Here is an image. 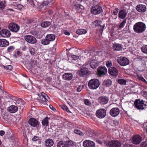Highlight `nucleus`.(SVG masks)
Returning <instances> with one entry per match:
<instances>
[{
  "label": "nucleus",
  "mask_w": 147,
  "mask_h": 147,
  "mask_svg": "<svg viewBox=\"0 0 147 147\" xmlns=\"http://www.w3.org/2000/svg\"><path fill=\"white\" fill-rule=\"evenodd\" d=\"M134 31L137 33H141L146 29L145 24L141 22H139L135 24L134 26Z\"/></svg>",
  "instance_id": "f257e3e1"
},
{
  "label": "nucleus",
  "mask_w": 147,
  "mask_h": 147,
  "mask_svg": "<svg viewBox=\"0 0 147 147\" xmlns=\"http://www.w3.org/2000/svg\"><path fill=\"white\" fill-rule=\"evenodd\" d=\"M55 38V36L52 34H49L47 35L45 38L41 40V43L44 45L49 44L51 42L53 41Z\"/></svg>",
  "instance_id": "f03ea898"
},
{
  "label": "nucleus",
  "mask_w": 147,
  "mask_h": 147,
  "mask_svg": "<svg viewBox=\"0 0 147 147\" xmlns=\"http://www.w3.org/2000/svg\"><path fill=\"white\" fill-rule=\"evenodd\" d=\"M100 82L98 80L94 78L90 80L88 83L89 88L94 90L97 89L100 85Z\"/></svg>",
  "instance_id": "7ed1b4c3"
},
{
  "label": "nucleus",
  "mask_w": 147,
  "mask_h": 147,
  "mask_svg": "<svg viewBox=\"0 0 147 147\" xmlns=\"http://www.w3.org/2000/svg\"><path fill=\"white\" fill-rule=\"evenodd\" d=\"M136 107L138 109L143 110L146 108V105L144 104L143 100H140L138 99L136 100L134 102Z\"/></svg>",
  "instance_id": "20e7f679"
},
{
  "label": "nucleus",
  "mask_w": 147,
  "mask_h": 147,
  "mask_svg": "<svg viewBox=\"0 0 147 147\" xmlns=\"http://www.w3.org/2000/svg\"><path fill=\"white\" fill-rule=\"evenodd\" d=\"M91 12L94 15H97L100 13L102 11V7L99 5H94L91 8Z\"/></svg>",
  "instance_id": "39448f33"
},
{
  "label": "nucleus",
  "mask_w": 147,
  "mask_h": 147,
  "mask_svg": "<svg viewBox=\"0 0 147 147\" xmlns=\"http://www.w3.org/2000/svg\"><path fill=\"white\" fill-rule=\"evenodd\" d=\"M24 39L26 42L29 43L35 44L36 42V38L33 36L28 35L24 37Z\"/></svg>",
  "instance_id": "423d86ee"
},
{
  "label": "nucleus",
  "mask_w": 147,
  "mask_h": 147,
  "mask_svg": "<svg viewBox=\"0 0 147 147\" xmlns=\"http://www.w3.org/2000/svg\"><path fill=\"white\" fill-rule=\"evenodd\" d=\"M8 28L11 31L16 32L19 30V27L18 25L15 23H11L8 26Z\"/></svg>",
  "instance_id": "0eeeda50"
},
{
  "label": "nucleus",
  "mask_w": 147,
  "mask_h": 147,
  "mask_svg": "<svg viewBox=\"0 0 147 147\" xmlns=\"http://www.w3.org/2000/svg\"><path fill=\"white\" fill-rule=\"evenodd\" d=\"M118 62L121 65L125 66L129 64V61L126 58L123 57H121L118 60Z\"/></svg>",
  "instance_id": "6e6552de"
},
{
  "label": "nucleus",
  "mask_w": 147,
  "mask_h": 147,
  "mask_svg": "<svg viewBox=\"0 0 147 147\" xmlns=\"http://www.w3.org/2000/svg\"><path fill=\"white\" fill-rule=\"evenodd\" d=\"M106 115V110L103 109H101L97 111L96 112V116L99 118H104Z\"/></svg>",
  "instance_id": "1a4fd4ad"
},
{
  "label": "nucleus",
  "mask_w": 147,
  "mask_h": 147,
  "mask_svg": "<svg viewBox=\"0 0 147 147\" xmlns=\"http://www.w3.org/2000/svg\"><path fill=\"white\" fill-rule=\"evenodd\" d=\"M109 72L111 75L116 77L118 75L119 71L115 67H111L109 69Z\"/></svg>",
  "instance_id": "9d476101"
},
{
  "label": "nucleus",
  "mask_w": 147,
  "mask_h": 147,
  "mask_svg": "<svg viewBox=\"0 0 147 147\" xmlns=\"http://www.w3.org/2000/svg\"><path fill=\"white\" fill-rule=\"evenodd\" d=\"M107 71V69L105 67L101 66L97 69L98 74L99 76L105 74Z\"/></svg>",
  "instance_id": "9b49d317"
},
{
  "label": "nucleus",
  "mask_w": 147,
  "mask_h": 147,
  "mask_svg": "<svg viewBox=\"0 0 147 147\" xmlns=\"http://www.w3.org/2000/svg\"><path fill=\"white\" fill-rule=\"evenodd\" d=\"M108 144L110 147H120L121 146V143L118 140H112Z\"/></svg>",
  "instance_id": "f8f14e48"
},
{
  "label": "nucleus",
  "mask_w": 147,
  "mask_h": 147,
  "mask_svg": "<svg viewBox=\"0 0 147 147\" xmlns=\"http://www.w3.org/2000/svg\"><path fill=\"white\" fill-rule=\"evenodd\" d=\"M141 136L139 135H136L133 137L132 142L134 144H138L141 142Z\"/></svg>",
  "instance_id": "ddd939ff"
},
{
  "label": "nucleus",
  "mask_w": 147,
  "mask_h": 147,
  "mask_svg": "<svg viewBox=\"0 0 147 147\" xmlns=\"http://www.w3.org/2000/svg\"><path fill=\"white\" fill-rule=\"evenodd\" d=\"M109 99L106 96H102L98 98V101L101 105L107 104L108 102Z\"/></svg>",
  "instance_id": "4468645a"
},
{
  "label": "nucleus",
  "mask_w": 147,
  "mask_h": 147,
  "mask_svg": "<svg viewBox=\"0 0 147 147\" xmlns=\"http://www.w3.org/2000/svg\"><path fill=\"white\" fill-rule=\"evenodd\" d=\"M0 34L3 37L7 38L10 36L11 33L9 30L6 29H3L0 31Z\"/></svg>",
  "instance_id": "2eb2a0df"
},
{
  "label": "nucleus",
  "mask_w": 147,
  "mask_h": 147,
  "mask_svg": "<svg viewBox=\"0 0 147 147\" xmlns=\"http://www.w3.org/2000/svg\"><path fill=\"white\" fill-rule=\"evenodd\" d=\"M136 8L137 11L140 12H144L146 10V5L143 4L138 5Z\"/></svg>",
  "instance_id": "dca6fc26"
},
{
  "label": "nucleus",
  "mask_w": 147,
  "mask_h": 147,
  "mask_svg": "<svg viewBox=\"0 0 147 147\" xmlns=\"http://www.w3.org/2000/svg\"><path fill=\"white\" fill-rule=\"evenodd\" d=\"M83 146L84 147H94L95 143L93 141L89 140H86L83 143Z\"/></svg>",
  "instance_id": "f3484780"
},
{
  "label": "nucleus",
  "mask_w": 147,
  "mask_h": 147,
  "mask_svg": "<svg viewBox=\"0 0 147 147\" xmlns=\"http://www.w3.org/2000/svg\"><path fill=\"white\" fill-rule=\"evenodd\" d=\"M120 111L117 108H114L112 109L110 111V115L112 117H116L119 113Z\"/></svg>",
  "instance_id": "a211bd4d"
},
{
  "label": "nucleus",
  "mask_w": 147,
  "mask_h": 147,
  "mask_svg": "<svg viewBox=\"0 0 147 147\" xmlns=\"http://www.w3.org/2000/svg\"><path fill=\"white\" fill-rule=\"evenodd\" d=\"M29 124L32 126L34 127H37L39 125V122L36 119L34 118H30L29 121Z\"/></svg>",
  "instance_id": "6ab92c4d"
},
{
  "label": "nucleus",
  "mask_w": 147,
  "mask_h": 147,
  "mask_svg": "<svg viewBox=\"0 0 147 147\" xmlns=\"http://www.w3.org/2000/svg\"><path fill=\"white\" fill-rule=\"evenodd\" d=\"M73 78L72 74L70 73H66L62 75V78L64 80H70Z\"/></svg>",
  "instance_id": "aec40b11"
},
{
  "label": "nucleus",
  "mask_w": 147,
  "mask_h": 147,
  "mask_svg": "<svg viewBox=\"0 0 147 147\" xmlns=\"http://www.w3.org/2000/svg\"><path fill=\"white\" fill-rule=\"evenodd\" d=\"M127 15V12L125 10H122L119 13L118 17L120 19H124L125 18Z\"/></svg>",
  "instance_id": "412c9836"
},
{
  "label": "nucleus",
  "mask_w": 147,
  "mask_h": 147,
  "mask_svg": "<svg viewBox=\"0 0 147 147\" xmlns=\"http://www.w3.org/2000/svg\"><path fill=\"white\" fill-rule=\"evenodd\" d=\"M93 58L90 63V66L91 68L94 69L96 68L98 66V63H99L97 60H95Z\"/></svg>",
  "instance_id": "4be33fe9"
},
{
  "label": "nucleus",
  "mask_w": 147,
  "mask_h": 147,
  "mask_svg": "<svg viewBox=\"0 0 147 147\" xmlns=\"http://www.w3.org/2000/svg\"><path fill=\"white\" fill-rule=\"evenodd\" d=\"M39 96L40 100L43 102H46L49 98L48 96L44 92L41 93V95Z\"/></svg>",
  "instance_id": "5701e85b"
},
{
  "label": "nucleus",
  "mask_w": 147,
  "mask_h": 147,
  "mask_svg": "<svg viewBox=\"0 0 147 147\" xmlns=\"http://www.w3.org/2000/svg\"><path fill=\"white\" fill-rule=\"evenodd\" d=\"M95 23H96L97 24V26L100 29V32L102 33L103 30V29L105 27L104 24H102V22L100 20H97L95 21Z\"/></svg>",
  "instance_id": "b1692460"
},
{
  "label": "nucleus",
  "mask_w": 147,
  "mask_h": 147,
  "mask_svg": "<svg viewBox=\"0 0 147 147\" xmlns=\"http://www.w3.org/2000/svg\"><path fill=\"white\" fill-rule=\"evenodd\" d=\"M8 110L11 113H14L16 112L18 110L17 106L15 105H11L8 108Z\"/></svg>",
  "instance_id": "393cba45"
},
{
  "label": "nucleus",
  "mask_w": 147,
  "mask_h": 147,
  "mask_svg": "<svg viewBox=\"0 0 147 147\" xmlns=\"http://www.w3.org/2000/svg\"><path fill=\"white\" fill-rule=\"evenodd\" d=\"M14 103L18 106H20L24 105V102L23 100L20 98L16 99L14 100Z\"/></svg>",
  "instance_id": "a878e982"
},
{
  "label": "nucleus",
  "mask_w": 147,
  "mask_h": 147,
  "mask_svg": "<svg viewBox=\"0 0 147 147\" xmlns=\"http://www.w3.org/2000/svg\"><path fill=\"white\" fill-rule=\"evenodd\" d=\"M58 147H68V143L67 141H60L57 144Z\"/></svg>",
  "instance_id": "bb28decb"
},
{
  "label": "nucleus",
  "mask_w": 147,
  "mask_h": 147,
  "mask_svg": "<svg viewBox=\"0 0 147 147\" xmlns=\"http://www.w3.org/2000/svg\"><path fill=\"white\" fill-rule=\"evenodd\" d=\"M122 46L118 43H115L113 45V49L114 50L116 51H119L122 50Z\"/></svg>",
  "instance_id": "cd10ccee"
},
{
  "label": "nucleus",
  "mask_w": 147,
  "mask_h": 147,
  "mask_svg": "<svg viewBox=\"0 0 147 147\" xmlns=\"http://www.w3.org/2000/svg\"><path fill=\"white\" fill-rule=\"evenodd\" d=\"M9 45L8 41L5 39H0V46L1 47H5Z\"/></svg>",
  "instance_id": "c85d7f7f"
},
{
  "label": "nucleus",
  "mask_w": 147,
  "mask_h": 147,
  "mask_svg": "<svg viewBox=\"0 0 147 147\" xmlns=\"http://www.w3.org/2000/svg\"><path fill=\"white\" fill-rule=\"evenodd\" d=\"M53 144V141L50 139H47L45 142V145L46 147H50L52 146Z\"/></svg>",
  "instance_id": "c756f323"
},
{
  "label": "nucleus",
  "mask_w": 147,
  "mask_h": 147,
  "mask_svg": "<svg viewBox=\"0 0 147 147\" xmlns=\"http://www.w3.org/2000/svg\"><path fill=\"white\" fill-rule=\"evenodd\" d=\"M87 73V68H82L79 71V74L81 76H83L86 74Z\"/></svg>",
  "instance_id": "7c9ffc66"
},
{
  "label": "nucleus",
  "mask_w": 147,
  "mask_h": 147,
  "mask_svg": "<svg viewBox=\"0 0 147 147\" xmlns=\"http://www.w3.org/2000/svg\"><path fill=\"white\" fill-rule=\"evenodd\" d=\"M49 119L48 117H46L42 120V125L45 127L48 126L49 121L48 119Z\"/></svg>",
  "instance_id": "2f4dec72"
},
{
  "label": "nucleus",
  "mask_w": 147,
  "mask_h": 147,
  "mask_svg": "<svg viewBox=\"0 0 147 147\" xmlns=\"http://www.w3.org/2000/svg\"><path fill=\"white\" fill-rule=\"evenodd\" d=\"M87 30L84 29H80L76 31V33L77 34L79 35L84 34L87 32Z\"/></svg>",
  "instance_id": "473e14b6"
},
{
  "label": "nucleus",
  "mask_w": 147,
  "mask_h": 147,
  "mask_svg": "<svg viewBox=\"0 0 147 147\" xmlns=\"http://www.w3.org/2000/svg\"><path fill=\"white\" fill-rule=\"evenodd\" d=\"M69 59L72 61H76L79 59V56L78 55L71 54L69 56Z\"/></svg>",
  "instance_id": "72a5a7b5"
},
{
  "label": "nucleus",
  "mask_w": 147,
  "mask_h": 147,
  "mask_svg": "<svg viewBox=\"0 0 147 147\" xmlns=\"http://www.w3.org/2000/svg\"><path fill=\"white\" fill-rule=\"evenodd\" d=\"M112 84V81L110 79L105 80L103 82V85L106 86H109Z\"/></svg>",
  "instance_id": "f704fd0d"
},
{
  "label": "nucleus",
  "mask_w": 147,
  "mask_h": 147,
  "mask_svg": "<svg viewBox=\"0 0 147 147\" xmlns=\"http://www.w3.org/2000/svg\"><path fill=\"white\" fill-rule=\"evenodd\" d=\"M51 24V22H49L44 21L41 23V26L43 28H46L50 25Z\"/></svg>",
  "instance_id": "c9c22d12"
},
{
  "label": "nucleus",
  "mask_w": 147,
  "mask_h": 147,
  "mask_svg": "<svg viewBox=\"0 0 147 147\" xmlns=\"http://www.w3.org/2000/svg\"><path fill=\"white\" fill-rule=\"evenodd\" d=\"M28 49L30 54L32 55H34L35 53V50L34 48L30 46L29 47Z\"/></svg>",
  "instance_id": "e433bc0d"
},
{
  "label": "nucleus",
  "mask_w": 147,
  "mask_h": 147,
  "mask_svg": "<svg viewBox=\"0 0 147 147\" xmlns=\"http://www.w3.org/2000/svg\"><path fill=\"white\" fill-rule=\"evenodd\" d=\"M117 82L121 85H125L126 82V80L123 79H119L118 80Z\"/></svg>",
  "instance_id": "4c0bfd02"
},
{
  "label": "nucleus",
  "mask_w": 147,
  "mask_h": 147,
  "mask_svg": "<svg viewBox=\"0 0 147 147\" xmlns=\"http://www.w3.org/2000/svg\"><path fill=\"white\" fill-rule=\"evenodd\" d=\"M74 132L75 133L77 134H78L80 136H83L84 135L83 133L81 132L80 130L78 129H76L74 130Z\"/></svg>",
  "instance_id": "58836bf2"
},
{
  "label": "nucleus",
  "mask_w": 147,
  "mask_h": 147,
  "mask_svg": "<svg viewBox=\"0 0 147 147\" xmlns=\"http://www.w3.org/2000/svg\"><path fill=\"white\" fill-rule=\"evenodd\" d=\"M126 22V19H124L119 25V28H123L125 25Z\"/></svg>",
  "instance_id": "ea45409f"
},
{
  "label": "nucleus",
  "mask_w": 147,
  "mask_h": 147,
  "mask_svg": "<svg viewBox=\"0 0 147 147\" xmlns=\"http://www.w3.org/2000/svg\"><path fill=\"white\" fill-rule=\"evenodd\" d=\"M53 0H44L43 3L44 5H48L49 4L52 3Z\"/></svg>",
  "instance_id": "a19ab883"
},
{
  "label": "nucleus",
  "mask_w": 147,
  "mask_h": 147,
  "mask_svg": "<svg viewBox=\"0 0 147 147\" xmlns=\"http://www.w3.org/2000/svg\"><path fill=\"white\" fill-rule=\"evenodd\" d=\"M142 52L145 54H147V45H144L141 48Z\"/></svg>",
  "instance_id": "79ce46f5"
},
{
  "label": "nucleus",
  "mask_w": 147,
  "mask_h": 147,
  "mask_svg": "<svg viewBox=\"0 0 147 147\" xmlns=\"http://www.w3.org/2000/svg\"><path fill=\"white\" fill-rule=\"evenodd\" d=\"M138 78L139 80L147 84V81L142 76L138 75Z\"/></svg>",
  "instance_id": "37998d69"
},
{
  "label": "nucleus",
  "mask_w": 147,
  "mask_h": 147,
  "mask_svg": "<svg viewBox=\"0 0 147 147\" xmlns=\"http://www.w3.org/2000/svg\"><path fill=\"white\" fill-rule=\"evenodd\" d=\"M106 65L107 67H110L112 66V61L111 60H108L106 63Z\"/></svg>",
  "instance_id": "c03bdc74"
},
{
  "label": "nucleus",
  "mask_w": 147,
  "mask_h": 147,
  "mask_svg": "<svg viewBox=\"0 0 147 147\" xmlns=\"http://www.w3.org/2000/svg\"><path fill=\"white\" fill-rule=\"evenodd\" d=\"M10 116L7 115L6 113H5L3 116V119L6 121H9V117Z\"/></svg>",
  "instance_id": "a18cd8bd"
},
{
  "label": "nucleus",
  "mask_w": 147,
  "mask_h": 147,
  "mask_svg": "<svg viewBox=\"0 0 147 147\" xmlns=\"http://www.w3.org/2000/svg\"><path fill=\"white\" fill-rule=\"evenodd\" d=\"M84 102L85 104L88 106H90L91 102L88 99H85L84 100Z\"/></svg>",
  "instance_id": "49530a36"
},
{
  "label": "nucleus",
  "mask_w": 147,
  "mask_h": 147,
  "mask_svg": "<svg viewBox=\"0 0 147 147\" xmlns=\"http://www.w3.org/2000/svg\"><path fill=\"white\" fill-rule=\"evenodd\" d=\"M3 67L5 69L8 70H11L12 69V66L11 65H8L6 66L3 65Z\"/></svg>",
  "instance_id": "de8ad7c7"
},
{
  "label": "nucleus",
  "mask_w": 147,
  "mask_h": 147,
  "mask_svg": "<svg viewBox=\"0 0 147 147\" xmlns=\"http://www.w3.org/2000/svg\"><path fill=\"white\" fill-rule=\"evenodd\" d=\"M5 7V6L4 4L3 3L2 1L0 0V8L1 9H3Z\"/></svg>",
  "instance_id": "09e8293b"
},
{
  "label": "nucleus",
  "mask_w": 147,
  "mask_h": 147,
  "mask_svg": "<svg viewBox=\"0 0 147 147\" xmlns=\"http://www.w3.org/2000/svg\"><path fill=\"white\" fill-rule=\"evenodd\" d=\"M14 50V48L13 46H10L7 49L8 51L11 52Z\"/></svg>",
  "instance_id": "8fccbe9b"
},
{
  "label": "nucleus",
  "mask_w": 147,
  "mask_h": 147,
  "mask_svg": "<svg viewBox=\"0 0 147 147\" xmlns=\"http://www.w3.org/2000/svg\"><path fill=\"white\" fill-rule=\"evenodd\" d=\"M147 146L146 142H143L140 144V146L142 147H147Z\"/></svg>",
  "instance_id": "3c124183"
},
{
  "label": "nucleus",
  "mask_w": 147,
  "mask_h": 147,
  "mask_svg": "<svg viewBox=\"0 0 147 147\" xmlns=\"http://www.w3.org/2000/svg\"><path fill=\"white\" fill-rule=\"evenodd\" d=\"M117 11H113V13L115 15V17L113 18L114 20H115L117 19Z\"/></svg>",
  "instance_id": "603ef678"
},
{
  "label": "nucleus",
  "mask_w": 147,
  "mask_h": 147,
  "mask_svg": "<svg viewBox=\"0 0 147 147\" xmlns=\"http://www.w3.org/2000/svg\"><path fill=\"white\" fill-rule=\"evenodd\" d=\"M39 137L38 136H34L32 138V140L33 141H36L39 140Z\"/></svg>",
  "instance_id": "864d4df0"
},
{
  "label": "nucleus",
  "mask_w": 147,
  "mask_h": 147,
  "mask_svg": "<svg viewBox=\"0 0 147 147\" xmlns=\"http://www.w3.org/2000/svg\"><path fill=\"white\" fill-rule=\"evenodd\" d=\"M83 87L81 86H79L77 88V91L78 92H80Z\"/></svg>",
  "instance_id": "5fc2aeb1"
},
{
  "label": "nucleus",
  "mask_w": 147,
  "mask_h": 147,
  "mask_svg": "<svg viewBox=\"0 0 147 147\" xmlns=\"http://www.w3.org/2000/svg\"><path fill=\"white\" fill-rule=\"evenodd\" d=\"M17 8L21 9L23 8V6L21 4H18L17 5Z\"/></svg>",
  "instance_id": "6e6d98bb"
},
{
  "label": "nucleus",
  "mask_w": 147,
  "mask_h": 147,
  "mask_svg": "<svg viewBox=\"0 0 147 147\" xmlns=\"http://www.w3.org/2000/svg\"><path fill=\"white\" fill-rule=\"evenodd\" d=\"M46 80L47 81L50 82L52 80V78L49 77H47L46 78Z\"/></svg>",
  "instance_id": "4d7b16f0"
},
{
  "label": "nucleus",
  "mask_w": 147,
  "mask_h": 147,
  "mask_svg": "<svg viewBox=\"0 0 147 147\" xmlns=\"http://www.w3.org/2000/svg\"><path fill=\"white\" fill-rule=\"evenodd\" d=\"M5 132L3 130H1L0 131V135L2 136L4 135L5 134Z\"/></svg>",
  "instance_id": "13d9d810"
},
{
  "label": "nucleus",
  "mask_w": 147,
  "mask_h": 147,
  "mask_svg": "<svg viewBox=\"0 0 147 147\" xmlns=\"http://www.w3.org/2000/svg\"><path fill=\"white\" fill-rule=\"evenodd\" d=\"M67 106L65 105H63L61 106V108L64 110H65L66 109H67Z\"/></svg>",
  "instance_id": "bf43d9fd"
},
{
  "label": "nucleus",
  "mask_w": 147,
  "mask_h": 147,
  "mask_svg": "<svg viewBox=\"0 0 147 147\" xmlns=\"http://www.w3.org/2000/svg\"><path fill=\"white\" fill-rule=\"evenodd\" d=\"M64 33L65 35H68V36L70 34V33L69 32H68L67 31H65V32Z\"/></svg>",
  "instance_id": "052dcab7"
},
{
  "label": "nucleus",
  "mask_w": 147,
  "mask_h": 147,
  "mask_svg": "<svg viewBox=\"0 0 147 147\" xmlns=\"http://www.w3.org/2000/svg\"><path fill=\"white\" fill-rule=\"evenodd\" d=\"M77 5L80 8L82 9H84V7L82 6L79 4H78Z\"/></svg>",
  "instance_id": "680f3d73"
},
{
  "label": "nucleus",
  "mask_w": 147,
  "mask_h": 147,
  "mask_svg": "<svg viewBox=\"0 0 147 147\" xmlns=\"http://www.w3.org/2000/svg\"><path fill=\"white\" fill-rule=\"evenodd\" d=\"M142 94L144 96H146L147 95V92L146 91H144Z\"/></svg>",
  "instance_id": "e2e57ef3"
},
{
  "label": "nucleus",
  "mask_w": 147,
  "mask_h": 147,
  "mask_svg": "<svg viewBox=\"0 0 147 147\" xmlns=\"http://www.w3.org/2000/svg\"><path fill=\"white\" fill-rule=\"evenodd\" d=\"M66 110L67 112H69L71 113L70 112V111H69V109L67 107V109H66V110Z\"/></svg>",
  "instance_id": "0e129e2a"
},
{
  "label": "nucleus",
  "mask_w": 147,
  "mask_h": 147,
  "mask_svg": "<svg viewBox=\"0 0 147 147\" xmlns=\"http://www.w3.org/2000/svg\"><path fill=\"white\" fill-rule=\"evenodd\" d=\"M119 10V9L118 8H116L115 9V11H117V12H118V11Z\"/></svg>",
  "instance_id": "69168bd1"
},
{
  "label": "nucleus",
  "mask_w": 147,
  "mask_h": 147,
  "mask_svg": "<svg viewBox=\"0 0 147 147\" xmlns=\"http://www.w3.org/2000/svg\"><path fill=\"white\" fill-rule=\"evenodd\" d=\"M49 107H50V108L52 110V109H53V107L52 106V105H50L49 106Z\"/></svg>",
  "instance_id": "338daca9"
},
{
  "label": "nucleus",
  "mask_w": 147,
  "mask_h": 147,
  "mask_svg": "<svg viewBox=\"0 0 147 147\" xmlns=\"http://www.w3.org/2000/svg\"><path fill=\"white\" fill-rule=\"evenodd\" d=\"M53 13V11H50L49 13L50 14H51Z\"/></svg>",
  "instance_id": "774afa93"
}]
</instances>
